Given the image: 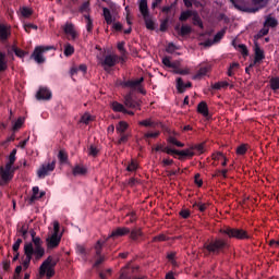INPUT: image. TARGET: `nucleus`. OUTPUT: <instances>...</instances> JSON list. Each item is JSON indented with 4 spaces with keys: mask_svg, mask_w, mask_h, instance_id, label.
Listing matches in <instances>:
<instances>
[{
    "mask_svg": "<svg viewBox=\"0 0 279 279\" xmlns=\"http://www.w3.org/2000/svg\"><path fill=\"white\" fill-rule=\"evenodd\" d=\"M175 32H179V36H189L193 32V28L190 25H182L180 28V24L174 27Z\"/></svg>",
    "mask_w": 279,
    "mask_h": 279,
    "instance_id": "6ab92c4d",
    "label": "nucleus"
},
{
    "mask_svg": "<svg viewBox=\"0 0 279 279\" xmlns=\"http://www.w3.org/2000/svg\"><path fill=\"white\" fill-rule=\"evenodd\" d=\"M111 109L113 110V112H125V106H123V104H120L119 101H112Z\"/></svg>",
    "mask_w": 279,
    "mask_h": 279,
    "instance_id": "7c9ffc66",
    "label": "nucleus"
},
{
    "mask_svg": "<svg viewBox=\"0 0 279 279\" xmlns=\"http://www.w3.org/2000/svg\"><path fill=\"white\" fill-rule=\"evenodd\" d=\"M195 12L191 11V10H186L181 12L180 16H179V21H181V23L186 22L187 20L191 19V16H193Z\"/></svg>",
    "mask_w": 279,
    "mask_h": 279,
    "instance_id": "c85d7f7f",
    "label": "nucleus"
},
{
    "mask_svg": "<svg viewBox=\"0 0 279 279\" xmlns=\"http://www.w3.org/2000/svg\"><path fill=\"white\" fill-rule=\"evenodd\" d=\"M21 243H23V239L19 238L13 244V252H19Z\"/></svg>",
    "mask_w": 279,
    "mask_h": 279,
    "instance_id": "338daca9",
    "label": "nucleus"
},
{
    "mask_svg": "<svg viewBox=\"0 0 279 279\" xmlns=\"http://www.w3.org/2000/svg\"><path fill=\"white\" fill-rule=\"evenodd\" d=\"M102 247H104V242H101V240H98L96 245H95L96 256H102L101 255Z\"/></svg>",
    "mask_w": 279,
    "mask_h": 279,
    "instance_id": "864d4df0",
    "label": "nucleus"
},
{
    "mask_svg": "<svg viewBox=\"0 0 279 279\" xmlns=\"http://www.w3.org/2000/svg\"><path fill=\"white\" fill-rule=\"evenodd\" d=\"M96 257H97V259L95 260V263L93 265L94 269H97L106 260V256L105 255H100V256H96Z\"/></svg>",
    "mask_w": 279,
    "mask_h": 279,
    "instance_id": "8fccbe9b",
    "label": "nucleus"
},
{
    "mask_svg": "<svg viewBox=\"0 0 279 279\" xmlns=\"http://www.w3.org/2000/svg\"><path fill=\"white\" fill-rule=\"evenodd\" d=\"M197 113L203 114L205 118L209 116L208 104L206 101H201L197 106Z\"/></svg>",
    "mask_w": 279,
    "mask_h": 279,
    "instance_id": "4be33fe9",
    "label": "nucleus"
},
{
    "mask_svg": "<svg viewBox=\"0 0 279 279\" xmlns=\"http://www.w3.org/2000/svg\"><path fill=\"white\" fill-rule=\"evenodd\" d=\"M118 50L121 52L122 56H125L128 51L125 50V41L118 43Z\"/></svg>",
    "mask_w": 279,
    "mask_h": 279,
    "instance_id": "052dcab7",
    "label": "nucleus"
},
{
    "mask_svg": "<svg viewBox=\"0 0 279 279\" xmlns=\"http://www.w3.org/2000/svg\"><path fill=\"white\" fill-rule=\"evenodd\" d=\"M10 36V32H8V27L3 24L0 25V39L1 40H8V37Z\"/></svg>",
    "mask_w": 279,
    "mask_h": 279,
    "instance_id": "c9c22d12",
    "label": "nucleus"
},
{
    "mask_svg": "<svg viewBox=\"0 0 279 279\" xmlns=\"http://www.w3.org/2000/svg\"><path fill=\"white\" fill-rule=\"evenodd\" d=\"M180 217H182V219H189V217H191V210L189 209H182L179 213Z\"/></svg>",
    "mask_w": 279,
    "mask_h": 279,
    "instance_id": "680f3d73",
    "label": "nucleus"
},
{
    "mask_svg": "<svg viewBox=\"0 0 279 279\" xmlns=\"http://www.w3.org/2000/svg\"><path fill=\"white\" fill-rule=\"evenodd\" d=\"M228 250H230V241L223 238H214L203 245L205 256H219V254H226Z\"/></svg>",
    "mask_w": 279,
    "mask_h": 279,
    "instance_id": "f257e3e1",
    "label": "nucleus"
},
{
    "mask_svg": "<svg viewBox=\"0 0 279 279\" xmlns=\"http://www.w3.org/2000/svg\"><path fill=\"white\" fill-rule=\"evenodd\" d=\"M33 254H35V260H40L45 256V247H43V240L40 236H37L32 240Z\"/></svg>",
    "mask_w": 279,
    "mask_h": 279,
    "instance_id": "39448f33",
    "label": "nucleus"
},
{
    "mask_svg": "<svg viewBox=\"0 0 279 279\" xmlns=\"http://www.w3.org/2000/svg\"><path fill=\"white\" fill-rule=\"evenodd\" d=\"M177 156H179V160H184V158H193L195 156V151L190 148L183 150H177Z\"/></svg>",
    "mask_w": 279,
    "mask_h": 279,
    "instance_id": "f3484780",
    "label": "nucleus"
},
{
    "mask_svg": "<svg viewBox=\"0 0 279 279\" xmlns=\"http://www.w3.org/2000/svg\"><path fill=\"white\" fill-rule=\"evenodd\" d=\"M226 29L227 28H222L214 36V43H221V39L223 38V36H226Z\"/></svg>",
    "mask_w": 279,
    "mask_h": 279,
    "instance_id": "49530a36",
    "label": "nucleus"
},
{
    "mask_svg": "<svg viewBox=\"0 0 279 279\" xmlns=\"http://www.w3.org/2000/svg\"><path fill=\"white\" fill-rule=\"evenodd\" d=\"M264 27H278V21L276 17H272L271 15L266 16V20L264 22Z\"/></svg>",
    "mask_w": 279,
    "mask_h": 279,
    "instance_id": "393cba45",
    "label": "nucleus"
},
{
    "mask_svg": "<svg viewBox=\"0 0 279 279\" xmlns=\"http://www.w3.org/2000/svg\"><path fill=\"white\" fill-rule=\"evenodd\" d=\"M50 49H53V47H51V46L50 47L37 46V47H35L31 58L33 60H35V62H37V64H45L46 59L43 56V53L45 51H49Z\"/></svg>",
    "mask_w": 279,
    "mask_h": 279,
    "instance_id": "7ed1b4c3",
    "label": "nucleus"
},
{
    "mask_svg": "<svg viewBox=\"0 0 279 279\" xmlns=\"http://www.w3.org/2000/svg\"><path fill=\"white\" fill-rule=\"evenodd\" d=\"M73 175H86V173H88V169H86V167L84 166H75L72 170Z\"/></svg>",
    "mask_w": 279,
    "mask_h": 279,
    "instance_id": "a878e982",
    "label": "nucleus"
},
{
    "mask_svg": "<svg viewBox=\"0 0 279 279\" xmlns=\"http://www.w3.org/2000/svg\"><path fill=\"white\" fill-rule=\"evenodd\" d=\"M192 21H193V25H196L197 27H199L201 29H204V22H202V17H199V15L197 14V12H194V14L192 15Z\"/></svg>",
    "mask_w": 279,
    "mask_h": 279,
    "instance_id": "2f4dec72",
    "label": "nucleus"
},
{
    "mask_svg": "<svg viewBox=\"0 0 279 279\" xmlns=\"http://www.w3.org/2000/svg\"><path fill=\"white\" fill-rule=\"evenodd\" d=\"M160 136V131H155V132H148L144 134V138H158Z\"/></svg>",
    "mask_w": 279,
    "mask_h": 279,
    "instance_id": "5fc2aeb1",
    "label": "nucleus"
},
{
    "mask_svg": "<svg viewBox=\"0 0 279 279\" xmlns=\"http://www.w3.org/2000/svg\"><path fill=\"white\" fill-rule=\"evenodd\" d=\"M162 64L168 69H178V62H171V58L169 57L162 59Z\"/></svg>",
    "mask_w": 279,
    "mask_h": 279,
    "instance_id": "f704fd0d",
    "label": "nucleus"
},
{
    "mask_svg": "<svg viewBox=\"0 0 279 279\" xmlns=\"http://www.w3.org/2000/svg\"><path fill=\"white\" fill-rule=\"evenodd\" d=\"M177 89L178 93H184L185 92V84L182 77L177 78Z\"/></svg>",
    "mask_w": 279,
    "mask_h": 279,
    "instance_id": "a18cd8bd",
    "label": "nucleus"
},
{
    "mask_svg": "<svg viewBox=\"0 0 279 279\" xmlns=\"http://www.w3.org/2000/svg\"><path fill=\"white\" fill-rule=\"evenodd\" d=\"M126 234H130V228L119 227L111 232L108 239H119V236H125Z\"/></svg>",
    "mask_w": 279,
    "mask_h": 279,
    "instance_id": "ddd939ff",
    "label": "nucleus"
},
{
    "mask_svg": "<svg viewBox=\"0 0 279 279\" xmlns=\"http://www.w3.org/2000/svg\"><path fill=\"white\" fill-rule=\"evenodd\" d=\"M193 208H196L199 213H206L208 206L205 203H194Z\"/></svg>",
    "mask_w": 279,
    "mask_h": 279,
    "instance_id": "09e8293b",
    "label": "nucleus"
},
{
    "mask_svg": "<svg viewBox=\"0 0 279 279\" xmlns=\"http://www.w3.org/2000/svg\"><path fill=\"white\" fill-rule=\"evenodd\" d=\"M45 276H47V278H53V276H56V270L51 267H47Z\"/></svg>",
    "mask_w": 279,
    "mask_h": 279,
    "instance_id": "69168bd1",
    "label": "nucleus"
},
{
    "mask_svg": "<svg viewBox=\"0 0 279 279\" xmlns=\"http://www.w3.org/2000/svg\"><path fill=\"white\" fill-rule=\"evenodd\" d=\"M125 167L129 173H136L141 166L138 165V161L136 159H131V161L125 163Z\"/></svg>",
    "mask_w": 279,
    "mask_h": 279,
    "instance_id": "a211bd4d",
    "label": "nucleus"
},
{
    "mask_svg": "<svg viewBox=\"0 0 279 279\" xmlns=\"http://www.w3.org/2000/svg\"><path fill=\"white\" fill-rule=\"evenodd\" d=\"M269 86L274 93L279 90V76H272L269 81Z\"/></svg>",
    "mask_w": 279,
    "mask_h": 279,
    "instance_id": "bb28decb",
    "label": "nucleus"
},
{
    "mask_svg": "<svg viewBox=\"0 0 279 279\" xmlns=\"http://www.w3.org/2000/svg\"><path fill=\"white\" fill-rule=\"evenodd\" d=\"M99 60H100L101 66H105V71H108V69H112V66H116L119 60H121L122 62H125V60L122 57L119 58V56H116V54H108L105 57V59L100 58Z\"/></svg>",
    "mask_w": 279,
    "mask_h": 279,
    "instance_id": "20e7f679",
    "label": "nucleus"
},
{
    "mask_svg": "<svg viewBox=\"0 0 279 279\" xmlns=\"http://www.w3.org/2000/svg\"><path fill=\"white\" fill-rule=\"evenodd\" d=\"M124 106L132 108L133 110H141V100H136L132 97V94L124 96Z\"/></svg>",
    "mask_w": 279,
    "mask_h": 279,
    "instance_id": "1a4fd4ad",
    "label": "nucleus"
},
{
    "mask_svg": "<svg viewBox=\"0 0 279 279\" xmlns=\"http://www.w3.org/2000/svg\"><path fill=\"white\" fill-rule=\"evenodd\" d=\"M63 53L65 58H71L75 53V48L71 44H66Z\"/></svg>",
    "mask_w": 279,
    "mask_h": 279,
    "instance_id": "4c0bfd02",
    "label": "nucleus"
},
{
    "mask_svg": "<svg viewBox=\"0 0 279 279\" xmlns=\"http://www.w3.org/2000/svg\"><path fill=\"white\" fill-rule=\"evenodd\" d=\"M78 12L81 14H88V12H90V2L85 1L82 3V5L78 8Z\"/></svg>",
    "mask_w": 279,
    "mask_h": 279,
    "instance_id": "ea45409f",
    "label": "nucleus"
},
{
    "mask_svg": "<svg viewBox=\"0 0 279 279\" xmlns=\"http://www.w3.org/2000/svg\"><path fill=\"white\" fill-rule=\"evenodd\" d=\"M119 279H132V274L128 269H122Z\"/></svg>",
    "mask_w": 279,
    "mask_h": 279,
    "instance_id": "6e6d98bb",
    "label": "nucleus"
},
{
    "mask_svg": "<svg viewBox=\"0 0 279 279\" xmlns=\"http://www.w3.org/2000/svg\"><path fill=\"white\" fill-rule=\"evenodd\" d=\"M76 252L81 256H86V247H84V245H77L76 246Z\"/></svg>",
    "mask_w": 279,
    "mask_h": 279,
    "instance_id": "774afa93",
    "label": "nucleus"
},
{
    "mask_svg": "<svg viewBox=\"0 0 279 279\" xmlns=\"http://www.w3.org/2000/svg\"><path fill=\"white\" fill-rule=\"evenodd\" d=\"M172 69H174L173 73H175L177 75H189V70H182L178 68V63H177V68H172Z\"/></svg>",
    "mask_w": 279,
    "mask_h": 279,
    "instance_id": "bf43d9fd",
    "label": "nucleus"
},
{
    "mask_svg": "<svg viewBox=\"0 0 279 279\" xmlns=\"http://www.w3.org/2000/svg\"><path fill=\"white\" fill-rule=\"evenodd\" d=\"M233 47L240 51V53L244 57V58H247V56H250V51L247 50V46H245V44H239L236 45L234 41H233Z\"/></svg>",
    "mask_w": 279,
    "mask_h": 279,
    "instance_id": "b1692460",
    "label": "nucleus"
},
{
    "mask_svg": "<svg viewBox=\"0 0 279 279\" xmlns=\"http://www.w3.org/2000/svg\"><path fill=\"white\" fill-rule=\"evenodd\" d=\"M138 8L143 19L145 16H149V7L147 5V0H141Z\"/></svg>",
    "mask_w": 279,
    "mask_h": 279,
    "instance_id": "412c9836",
    "label": "nucleus"
},
{
    "mask_svg": "<svg viewBox=\"0 0 279 279\" xmlns=\"http://www.w3.org/2000/svg\"><path fill=\"white\" fill-rule=\"evenodd\" d=\"M9 162H11V165H14V162H16V149H13L10 153Z\"/></svg>",
    "mask_w": 279,
    "mask_h": 279,
    "instance_id": "0e129e2a",
    "label": "nucleus"
},
{
    "mask_svg": "<svg viewBox=\"0 0 279 279\" xmlns=\"http://www.w3.org/2000/svg\"><path fill=\"white\" fill-rule=\"evenodd\" d=\"M145 82L144 77H141L140 80H129V81H124L121 83V86H123V88H138V86H141V83Z\"/></svg>",
    "mask_w": 279,
    "mask_h": 279,
    "instance_id": "dca6fc26",
    "label": "nucleus"
},
{
    "mask_svg": "<svg viewBox=\"0 0 279 279\" xmlns=\"http://www.w3.org/2000/svg\"><path fill=\"white\" fill-rule=\"evenodd\" d=\"M141 236H143V231L141 229H133L130 231V239H132V241H138Z\"/></svg>",
    "mask_w": 279,
    "mask_h": 279,
    "instance_id": "473e14b6",
    "label": "nucleus"
},
{
    "mask_svg": "<svg viewBox=\"0 0 279 279\" xmlns=\"http://www.w3.org/2000/svg\"><path fill=\"white\" fill-rule=\"evenodd\" d=\"M56 265H58V259H53L52 256H48L47 259L44 260L39 267L40 278H43L45 276V274H47V267H51V269H53V267H56Z\"/></svg>",
    "mask_w": 279,
    "mask_h": 279,
    "instance_id": "0eeeda50",
    "label": "nucleus"
},
{
    "mask_svg": "<svg viewBox=\"0 0 279 279\" xmlns=\"http://www.w3.org/2000/svg\"><path fill=\"white\" fill-rule=\"evenodd\" d=\"M90 121H93V116H90L89 113H85L81 118V123H84L85 125H88Z\"/></svg>",
    "mask_w": 279,
    "mask_h": 279,
    "instance_id": "603ef678",
    "label": "nucleus"
},
{
    "mask_svg": "<svg viewBox=\"0 0 279 279\" xmlns=\"http://www.w3.org/2000/svg\"><path fill=\"white\" fill-rule=\"evenodd\" d=\"M230 86V83L227 81L218 82L213 85V88L215 90H221V88H228Z\"/></svg>",
    "mask_w": 279,
    "mask_h": 279,
    "instance_id": "a19ab883",
    "label": "nucleus"
},
{
    "mask_svg": "<svg viewBox=\"0 0 279 279\" xmlns=\"http://www.w3.org/2000/svg\"><path fill=\"white\" fill-rule=\"evenodd\" d=\"M84 19L86 20V29L88 33L93 32V19H90V14H85Z\"/></svg>",
    "mask_w": 279,
    "mask_h": 279,
    "instance_id": "c03bdc74",
    "label": "nucleus"
},
{
    "mask_svg": "<svg viewBox=\"0 0 279 279\" xmlns=\"http://www.w3.org/2000/svg\"><path fill=\"white\" fill-rule=\"evenodd\" d=\"M0 177L3 182H10V180L14 178V172H10L3 168H0Z\"/></svg>",
    "mask_w": 279,
    "mask_h": 279,
    "instance_id": "5701e85b",
    "label": "nucleus"
},
{
    "mask_svg": "<svg viewBox=\"0 0 279 279\" xmlns=\"http://www.w3.org/2000/svg\"><path fill=\"white\" fill-rule=\"evenodd\" d=\"M138 125L142 128H151L153 130H156V128H160L162 123L160 121L153 120L151 118L142 120L138 122Z\"/></svg>",
    "mask_w": 279,
    "mask_h": 279,
    "instance_id": "9b49d317",
    "label": "nucleus"
},
{
    "mask_svg": "<svg viewBox=\"0 0 279 279\" xmlns=\"http://www.w3.org/2000/svg\"><path fill=\"white\" fill-rule=\"evenodd\" d=\"M144 23L146 25V28H148L150 32H154V29H156V23H154L151 21V16L150 15H147V16H144Z\"/></svg>",
    "mask_w": 279,
    "mask_h": 279,
    "instance_id": "c756f323",
    "label": "nucleus"
},
{
    "mask_svg": "<svg viewBox=\"0 0 279 279\" xmlns=\"http://www.w3.org/2000/svg\"><path fill=\"white\" fill-rule=\"evenodd\" d=\"M36 97L39 101L40 100L49 101V99H51V97H52V94H51V90H49V88L40 87L36 94Z\"/></svg>",
    "mask_w": 279,
    "mask_h": 279,
    "instance_id": "9d476101",
    "label": "nucleus"
},
{
    "mask_svg": "<svg viewBox=\"0 0 279 279\" xmlns=\"http://www.w3.org/2000/svg\"><path fill=\"white\" fill-rule=\"evenodd\" d=\"M191 150L201 156V154H204V144H196L191 146Z\"/></svg>",
    "mask_w": 279,
    "mask_h": 279,
    "instance_id": "37998d69",
    "label": "nucleus"
},
{
    "mask_svg": "<svg viewBox=\"0 0 279 279\" xmlns=\"http://www.w3.org/2000/svg\"><path fill=\"white\" fill-rule=\"evenodd\" d=\"M236 154L238 156H245V154H247V146L245 144L240 145L236 148Z\"/></svg>",
    "mask_w": 279,
    "mask_h": 279,
    "instance_id": "3c124183",
    "label": "nucleus"
},
{
    "mask_svg": "<svg viewBox=\"0 0 279 279\" xmlns=\"http://www.w3.org/2000/svg\"><path fill=\"white\" fill-rule=\"evenodd\" d=\"M24 254L26 257L23 260L22 265H23L24 269H28L29 264L32 263V258L35 257L34 244H32V242H28L24 245Z\"/></svg>",
    "mask_w": 279,
    "mask_h": 279,
    "instance_id": "423d86ee",
    "label": "nucleus"
},
{
    "mask_svg": "<svg viewBox=\"0 0 279 279\" xmlns=\"http://www.w3.org/2000/svg\"><path fill=\"white\" fill-rule=\"evenodd\" d=\"M58 159L61 165H64L69 161V154L64 151V149L59 150Z\"/></svg>",
    "mask_w": 279,
    "mask_h": 279,
    "instance_id": "e433bc0d",
    "label": "nucleus"
},
{
    "mask_svg": "<svg viewBox=\"0 0 279 279\" xmlns=\"http://www.w3.org/2000/svg\"><path fill=\"white\" fill-rule=\"evenodd\" d=\"M40 193V189L38 186L33 187V195L29 198V204H34L36 199H38V195Z\"/></svg>",
    "mask_w": 279,
    "mask_h": 279,
    "instance_id": "79ce46f5",
    "label": "nucleus"
},
{
    "mask_svg": "<svg viewBox=\"0 0 279 279\" xmlns=\"http://www.w3.org/2000/svg\"><path fill=\"white\" fill-rule=\"evenodd\" d=\"M102 12H104V19H105L107 25H112V21H114V20L112 19V13L110 12V9L104 8Z\"/></svg>",
    "mask_w": 279,
    "mask_h": 279,
    "instance_id": "cd10ccee",
    "label": "nucleus"
},
{
    "mask_svg": "<svg viewBox=\"0 0 279 279\" xmlns=\"http://www.w3.org/2000/svg\"><path fill=\"white\" fill-rule=\"evenodd\" d=\"M220 234H226L230 239H236L238 241H245L251 239L250 233L245 229L226 227L219 230Z\"/></svg>",
    "mask_w": 279,
    "mask_h": 279,
    "instance_id": "f03ea898",
    "label": "nucleus"
},
{
    "mask_svg": "<svg viewBox=\"0 0 279 279\" xmlns=\"http://www.w3.org/2000/svg\"><path fill=\"white\" fill-rule=\"evenodd\" d=\"M64 34H66L68 40H75L77 38V33L75 32V26L71 23H66L63 27Z\"/></svg>",
    "mask_w": 279,
    "mask_h": 279,
    "instance_id": "4468645a",
    "label": "nucleus"
},
{
    "mask_svg": "<svg viewBox=\"0 0 279 279\" xmlns=\"http://www.w3.org/2000/svg\"><path fill=\"white\" fill-rule=\"evenodd\" d=\"M21 14L22 16H24L25 19L32 16V9L27 8V7H23L21 9Z\"/></svg>",
    "mask_w": 279,
    "mask_h": 279,
    "instance_id": "13d9d810",
    "label": "nucleus"
},
{
    "mask_svg": "<svg viewBox=\"0 0 279 279\" xmlns=\"http://www.w3.org/2000/svg\"><path fill=\"white\" fill-rule=\"evenodd\" d=\"M8 69V62L5 61V53L0 52V73H3V71H7Z\"/></svg>",
    "mask_w": 279,
    "mask_h": 279,
    "instance_id": "58836bf2",
    "label": "nucleus"
},
{
    "mask_svg": "<svg viewBox=\"0 0 279 279\" xmlns=\"http://www.w3.org/2000/svg\"><path fill=\"white\" fill-rule=\"evenodd\" d=\"M195 184L198 185V187H202L204 185V181L201 179V174L196 173L194 177Z\"/></svg>",
    "mask_w": 279,
    "mask_h": 279,
    "instance_id": "e2e57ef3",
    "label": "nucleus"
},
{
    "mask_svg": "<svg viewBox=\"0 0 279 279\" xmlns=\"http://www.w3.org/2000/svg\"><path fill=\"white\" fill-rule=\"evenodd\" d=\"M99 154V148H97V146L95 145H90L88 148V156H93V158H97Z\"/></svg>",
    "mask_w": 279,
    "mask_h": 279,
    "instance_id": "de8ad7c7",
    "label": "nucleus"
},
{
    "mask_svg": "<svg viewBox=\"0 0 279 279\" xmlns=\"http://www.w3.org/2000/svg\"><path fill=\"white\" fill-rule=\"evenodd\" d=\"M129 124L125 121H120L117 126L116 130L119 134H125V131L128 130Z\"/></svg>",
    "mask_w": 279,
    "mask_h": 279,
    "instance_id": "72a5a7b5",
    "label": "nucleus"
},
{
    "mask_svg": "<svg viewBox=\"0 0 279 279\" xmlns=\"http://www.w3.org/2000/svg\"><path fill=\"white\" fill-rule=\"evenodd\" d=\"M24 29L26 34H31L32 29H38V26L36 24L28 23L24 24Z\"/></svg>",
    "mask_w": 279,
    "mask_h": 279,
    "instance_id": "4d7b16f0",
    "label": "nucleus"
},
{
    "mask_svg": "<svg viewBox=\"0 0 279 279\" xmlns=\"http://www.w3.org/2000/svg\"><path fill=\"white\" fill-rule=\"evenodd\" d=\"M210 71V65L201 66L197 73L193 76V80H202Z\"/></svg>",
    "mask_w": 279,
    "mask_h": 279,
    "instance_id": "aec40b11",
    "label": "nucleus"
},
{
    "mask_svg": "<svg viewBox=\"0 0 279 279\" xmlns=\"http://www.w3.org/2000/svg\"><path fill=\"white\" fill-rule=\"evenodd\" d=\"M255 58L253 61V64H258V62H263V60H265V51L263 49H260V46L258 45V43L255 44Z\"/></svg>",
    "mask_w": 279,
    "mask_h": 279,
    "instance_id": "2eb2a0df",
    "label": "nucleus"
},
{
    "mask_svg": "<svg viewBox=\"0 0 279 279\" xmlns=\"http://www.w3.org/2000/svg\"><path fill=\"white\" fill-rule=\"evenodd\" d=\"M54 169H56V161H52L51 163H48V165H43L38 169L37 175L40 179L47 178V175H49V173H51V171H53Z\"/></svg>",
    "mask_w": 279,
    "mask_h": 279,
    "instance_id": "6e6552de",
    "label": "nucleus"
},
{
    "mask_svg": "<svg viewBox=\"0 0 279 279\" xmlns=\"http://www.w3.org/2000/svg\"><path fill=\"white\" fill-rule=\"evenodd\" d=\"M60 241H62V238L56 233H52L50 238H47L46 243L49 250H54V247H58V245H60Z\"/></svg>",
    "mask_w": 279,
    "mask_h": 279,
    "instance_id": "f8f14e48",
    "label": "nucleus"
}]
</instances>
